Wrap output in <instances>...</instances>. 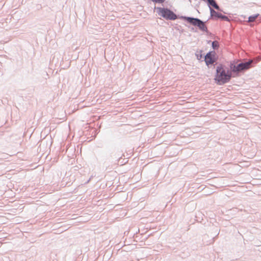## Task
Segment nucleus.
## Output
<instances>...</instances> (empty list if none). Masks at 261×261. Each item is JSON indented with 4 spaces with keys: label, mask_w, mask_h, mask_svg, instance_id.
I'll return each mask as SVG.
<instances>
[{
    "label": "nucleus",
    "mask_w": 261,
    "mask_h": 261,
    "mask_svg": "<svg viewBox=\"0 0 261 261\" xmlns=\"http://www.w3.org/2000/svg\"><path fill=\"white\" fill-rule=\"evenodd\" d=\"M219 11H216L214 9H211L210 16L213 20H221L222 21H229L230 19L228 16L222 14L219 12Z\"/></svg>",
    "instance_id": "20e7f679"
},
{
    "label": "nucleus",
    "mask_w": 261,
    "mask_h": 261,
    "mask_svg": "<svg viewBox=\"0 0 261 261\" xmlns=\"http://www.w3.org/2000/svg\"><path fill=\"white\" fill-rule=\"evenodd\" d=\"M122 156H124V154L122 153V151L120 150H117L113 155H111V157H113L114 159H116V161H117V164H120L123 165L126 164L128 161L123 159L121 161Z\"/></svg>",
    "instance_id": "39448f33"
},
{
    "label": "nucleus",
    "mask_w": 261,
    "mask_h": 261,
    "mask_svg": "<svg viewBox=\"0 0 261 261\" xmlns=\"http://www.w3.org/2000/svg\"><path fill=\"white\" fill-rule=\"evenodd\" d=\"M190 30H191V31H192V32H197V30L196 29H195V28H193V27H192L191 28Z\"/></svg>",
    "instance_id": "f8f14e48"
},
{
    "label": "nucleus",
    "mask_w": 261,
    "mask_h": 261,
    "mask_svg": "<svg viewBox=\"0 0 261 261\" xmlns=\"http://www.w3.org/2000/svg\"><path fill=\"white\" fill-rule=\"evenodd\" d=\"M217 60V57H216V55H213L212 57L208 58L204 62L207 67L210 68V65L216 62Z\"/></svg>",
    "instance_id": "0eeeda50"
},
{
    "label": "nucleus",
    "mask_w": 261,
    "mask_h": 261,
    "mask_svg": "<svg viewBox=\"0 0 261 261\" xmlns=\"http://www.w3.org/2000/svg\"><path fill=\"white\" fill-rule=\"evenodd\" d=\"M190 2H191V0H189Z\"/></svg>",
    "instance_id": "2eb2a0df"
},
{
    "label": "nucleus",
    "mask_w": 261,
    "mask_h": 261,
    "mask_svg": "<svg viewBox=\"0 0 261 261\" xmlns=\"http://www.w3.org/2000/svg\"><path fill=\"white\" fill-rule=\"evenodd\" d=\"M156 9V12L159 15L163 17L167 20H174L176 19H180L191 25L197 27L200 31L206 33L207 34L210 33L209 31L205 24L206 21H203L198 18L194 17L179 16L175 14L172 10L167 7H154Z\"/></svg>",
    "instance_id": "f257e3e1"
},
{
    "label": "nucleus",
    "mask_w": 261,
    "mask_h": 261,
    "mask_svg": "<svg viewBox=\"0 0 261 261\" xmlns=\"http://www.w3.org/2000/svg\"><path fill=\"white\" fill-rule=\"evenodd\" d=\"M234 76L230 68L225 65L220 63L216 67L214 80L218 85H223L229 82L231 78Z\"/></svg>",
    "instance_id": "f03ea898"
},
{
    "label": "nucleus",
    "mask_w": 261,
    "mask_h": 261,
    "mask_svg": "<svg viewBox=\"0 0 261 261\" xmlns=\"http://www.w3.org/2000/svg\"><path fill=\"white\" fill-rule=\"evenodd\" d=\"M91 180V178H89V179L86 182V183H88Z\"/></svg>",
    "instance_id": "4468645a"
},
{
    "label": "nucleus",
    "mask_w": 261,
    "mask_h": 261,
    "mask_svg": "<svg viewBox=\"0 0 261 261\" xmlns=\"http://www.w3.org/2000/svg\"><path fill=\"white\" fill-rule=\"evenodd\" d=\"M212 41L209 40V41H207V43H208V44L210 43H212Z\"/></svg>",
    "instance_id": "ddd939ff"
},
{
    "label": "nucleus",
    "mask_w": 261,
    "mask_h": 261,
    "mask_svg": "<svg viewBox=\"0 0 261 261\" xmlns=\"http://www.w3.org/2000/svg\"><path fill=\"white\" fill-rule=\"evenodd\" d=\"M206 4L210 8V12L211 9H213L212 7H213L217 11H219L220 12H223L224 14H226V12L223 11V10L220 8L216 0H208Z\"/></svg>",
    "instance_id": "423d86ee"
},
{
    "label": "nucleus",
    "mask_w": 261,
    "mask_h": 261,
    "mask_svg": "<svg viewBox=\"0 0 261 261\" xmlns=\"http://www.w3.org/2000/svg\"><path fill=\"white\" fill-rule=\"evenodd\" d=\"M253 61L252 60H249L246 62H242L240 63L233 61L230 62L229 64V68L232 74H234L240 71L248 70L251 67V65Z\"/></svg>",
    "instance_id": "7ed1b4c3"
},
{
    "label": "nucleus",
    "mask_w": 261,
    "mask_h": 261,
    "mask_svg": "<svg viewBox=\"0 0 261 261\" xmlns=\"http://www.w3.org/2000/svg\"><path fill=\"white\" fill-rule=\"evenodd\" d=\"M212 47L214 50L218 49L219 47V42L217 41H213L212 42Z\"/></svg>",
    "instance_id": "9b49d317"
},
{
    "label": "nucleus",
    "mask_w": 261,
    "mask_h": 261,
    "mask_svg": "<svg viewBox=\"0 0 261 261\" xmlns=\"http://www.w3.org/2000/svg\"><path fill=\"white\" fill-rule=\"evenodd\" d=\"M259 16H260V14L258 13L250 15L248 18L247 21L249 22H254Z\"/></svg>",
    "instance_id": "6e6552de"
},
{
    "label": "nucleus",
    "mask_w": 261,
    "mask_h": 261,
    "mask_svg": "<svg viewBox=\"0 0 261 261\" xmlns=\"http://www.w3.org/2000/svg\"><path fill=\"white\" fill-rule=\"evenodd\" d=\"M213 55H216V53L214 50L210 51L206 54V55L204 56V61H206L208 58L212 57Z\"/></svg>",
    "instance_id": "1a4fd4ad"
},
{
    "label": "nucleus",
    "mask_w": 261,
    "mask_h": 261,
    "mask_svg": "<svg viewBox=\"0 0 261 261\" xmlns=\"http://www.w3.org/2000/svg\"><path fill=\"white\" fill-rule=\"evenodd\" d=\"M202 50H200L199 51L197 50L196 52L195 53V56H196L197 60H200L203 57V55L202 54Z\"/></svg>",
    "instance_id": "9d476101"
}]
</instances>
